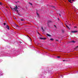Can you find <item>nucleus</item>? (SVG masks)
<instances>
[{
    "mask_svg": "<svg viewBox=\"0 0 78 78\" xmlns=\"http://www.w3.org/2000/svg\"><path fill=\"white\" fill-rule=\"evenodd\" d=\"M14 7L15 8H13V9H12V10L13 11H17V12H18L19 11L18 10H17L18 8L17 7V5H16Z\"/></svg>",
    "mask_w": 78,
    "mask_h": 78,
    "instance_id": "obj_1",
    "label": "nucleus"
},
{
    "mask_svg": "<svg viewBox=\"0 0 78 78\" xmlns=\"http://www.w3.org/2000/svg\"><path fill=\"white\" fill-rule=\"evenodd\" d=\"M51 7H52V9H53L54 10L56 9V7H55L54 6L52 5L51 6Z\"/></svg>",
    "mask_w": 78,
    "mask_h": 78,
    "instance_id": "obj_2",
    "label": "nucleus"
},
{
    "mask_svg": "<svg viewBox=\"0 0 78 78\" xmlns=\"http://www.w3.org/2000/svg\"><path fill=\"white\" fill-rule=\"evenodd\" d=\"M40 39H41V40H45L46 39V38H41V37H40Z\"/></svg>",
    "mask_w": 78,
    "mask_h": 78,
    "instance_id": "obj_3",
    "label": "nucleus"
},
{
    "mask_svg": "<svg viewBox=\"0 0 78 78\" xmlns=\"http://www.w3.org/2000/svg\"><path fill=\"white\" fill-rule=\"evenodd\" d=\"M78 32V31L76 30V31H71V33H77Z\"/></svg>",
    "mask_w": 78,
    "mask_h": 78,
    "instance_id": "obj_4",
    "label": "nucleus"
},
{
    "mask_svg": "<svg viewBox=\"0 0 78 78\" xmlns=\"http://www.w3.org/2000/svg\"><path fill=\"white\" fill-rule=\"evenodd\" d=\"M6 27V28H7L8 30H9V26H8V25H7Z\"/></svg>",
    "mask_w": 78,
    "mask_h": 78,
    "instance_id": "obj_5",
    "label": "nucleus"
},
{
    "mask_svg": "<svg viewBox=\"0 0 78 78\" xmlns=\"http://www.w3.org/2000/svg\"><path fill=\"white\" fill-rule=\"evenodd\" d=\"M71 42H72V43H75V41H71Z\"/></svg>",
    "mask_w": 78,
    "mask_h": 78,
    "instance_id": "obj_6",
    "label": "nucleus"
},
{
    "mask_svg": "<svg viewBox=\"0 0 78 78\" xmlns=\"http://www.w3.org/2000/svg\"><path fill=\"white\" fill-rule=\"evenodd\" d=\"M61 12H58V14L59 16H61Z\"/></svg>",
    "mask_w": 78,
    "mask_h": 78,
    "instance_id": "obj_7",
    "label": "nucleus"
},
{
    "mask_svg": "<svg viewBox=\"0 0 78 78\" xmlns=\"http://www.w3.org/2000/svg\"><path fill=\"white\" fill-rule=\"evenodd\" d=\"M78 46H77L76 47L74 48V50H75L76 48H78Z\"/></svg>",
    "mask_w": 78,
    "mask_h": 78,
    "instance_id": "obj_8",
    "label": "nucleus"
},
{
    "mask_svg": "<svg viewBox=\"0 0 78 78\" xmlns=\"http://www.w3.org/2000/svg\"><path fill=\"white\" fill-rule=\"evenodd\" d=\"M20 20H21V21H24V20H23V19H20Z\"/></svg>",
    "mask_w": 78,
    "mask_h": 78,
    "instance_id": "obj_9",
    "label": "nucleus"
},
{
    "mask_svg": "<svg viewBox=\"0 0 78 78\" xmlns=\"http://www.w3.org/2000/svg\"><path fill=\"white\" fill-rule=\"evenodd\" d=\"M29 4H30V5H32L33 4L32 3H30V2H29Z\"/></svg>",
    "mask_w": 78,
    "mask_h": 78,
    "instance_id": "obj_10",
    "label": "nucleus"
},
{
    "mask_svg": "<svg viewBox=\"0 0 78 78\" xmlns=\"http://www.w3.org/2000/svg\"><path fill=\"white\" fill-rule=\"evenodd\" d=\"M47 35L48 36H51L50 35L48 34H47Z\"/></svg>",
    "mask_w": 78,
    "mask_h": 78,
    "instance_id": "obj_11",
    "label": "nucleus"
},
{
    "mask_svg": "<svg viewBox=\"0 0 78 78\" xmlns=\"http://www.w3.org/2000/svg\"><path fill=\"white\" fill-rule=\"evenodd\" d=\"M41 29L42 30H43V31H44V29H43V27H41Z\"/></svg>",
    "mask_w": 78,
    "mask_h": 78,
    "instance_id": "obj_12",
    "label": "nucleus"
},
{
    "mask_svg": "<svg viewBox=\"0 0 78 78\" xmlns=\"http://www.w3.org/2000/svg\"><path fill=\"white\" fill-rule=\"evenodd\" d=\"M62 33H64V31L63 30H62Z\"/></svg>",
    "mask_w": 78,
    "mask_h": 78,
    "instance_id": "obj_13",
    "label": "nucleus"
},
{
    "mask_svg": "<svg viewBox=\"0 0 78 78\" xmlns=\"http://www.w3.org/2000/svg\"><path fill=\"white\" fill-rule=\"evenodd\" d=\"M50 40L51 41H53V38H51V39H50Z\"/></svg>",
    "mask_w": 78,
    "mask_h": 78,
    "instance_id": "obj_14",
    "label": "nucleus"
},
{
    "mask_svg": "<svg viewBox=\"0 0 78 78\" xmlns=\"http://www.w3.org/2000/svg\"><path fill=\"white\" fill-rule=\"evenodd\" d=\"M19 43L20 44H22V42H21V41H19Z\"/></svg>",
    "mask_w": 78,
    "mask_h": 78,
    "instance_id": "obj_15",
    "label": "nucleus"
},
{
    "mask_svg": "<svg viewBox=\"0 0 78 78\" xmlns=\"http://www.w3.org/2000/svg\"><path fill=\"white\" fill-rule=\"evenodd\" d=\"M50 22H51V21H48V23H50Z\"/></svg>",
    "mask_w": 78,
    "mask_h": 78,
    "instance_id": "obj_16",
    "label": "nucleus"
},
{
    "mask_svg": "<svg viewBox=\"0 0 78 78\" xmlns=\"http://www.w3.org/2000/svg\"><path fill=\"white\" fill-rule=\"evenodd\" d=\"M37 16H39V14H38V13H37Z\"/></svg>",
    "mask_w": 78,
    "mask_h": 78,
    "instance_id": "obj_17",
    "label": "nucleus"
},
{
    "mask_svg": "<svg viewBox=\"0 0 78 78\" xmlns=\"http://www.w3.org/2000/svg\"><path fill=\"white\" fill-rule=\"evenodd\" d=\"M68 1L69 2H71V0H68Z\"/></svg>",
    "mask_w": 78,
    "mask_h": 78,
    "instance_id": "obj_18",
    "label": "nucleus"
},
{
    "mask_svg": "<svg viewBox=\"0 0 78 78\" xmlns=\"http://www.w3.org/2000/svg\"><path fill=\"white\" fill-rule=\"evenodd\" d=\"M55 41H57V42H58V41H59V40H55Z\"/></svg>",
    "mask_w": 78,
    "mask_h": 78,
    "instance_id": "obj_19",
    "label": "nucleus"
},
{
    "mask_svg": "<svg viewBox=\"0 0 78 78\" xmlns=\"http://www.w3.org/2000/svg\"><path fill=\"white\" fill-rule=\"evenodd\" d=\"M66 27H67L68 28H69V27L68 26L66 25Z\"/></svg>",
    "mask_w": 78,
    "mask_h": 78,
    "instance_id": "obj_20",
    "label": "nucleus"
},
{
    "mask_svg": "<svg viewBox=\"0 0 78 78\" xmlns=\"http://www.w3.org/2000/svg\"><path fill=\"white\" fill-rule=\"evenodd\" d=\"M16 27H18V25H17V24H16Z\"/></svg>",
    "mask_w": 78,
    "mask_h": 78,
    "instance_id": "obj_21",
    "label": "nucleus"
},
{
    "mask_svg": "<svg viewBox=\"0 0 78 78\" xmlns=\"http://www.w3.org/2000/svg\"><path fill=\"white\" fill-rule=\"evenodd\" d=\"M4 25H6V23H4Z\"/></svg>",
    "mask_w": 78,
    "mask_h": 78,
    "instance_id": "obj_22",
    "label": "nucleus"
},
{
    "mask_svg": "<svg viewBox=\"0 0 78 78\" xmlns=\"http://www.w3.org/2000/svg\"><path fill=\"white\" fill-rule=\"evenodd\" d=\"M2 5V2H0V5Z\"/></svg>",
    "mask_w": 78,
    "mask_h": 78,
    "instance_id": "obj_23",
    "label": "nucleus"
},
{
    "mask_svg": "<svg viewBox=\"0 0 78 78\" xmlns=\"http://www.w3.org/2000/svg\"><path fill=\"white\" fill-rule=\"evenodd\" d=\"M74 28H77V27H74Z\"/></svg>",
    "mask_w": 78,
    "mask_h": 78,
    "instance_id": "obj_24",
    "label": "nucleus"
},
{
    "mask_svg": "<svg viewBox=\"0 0 78 78\" xmlns=\"http://www.w3.org/2000/svg\"><path fill=\"white\" fill-rule=\"evenodd\" d=\"M57 58H60V56H57Z\"/></svg>",
    "mask_w": 78,
    "mask_h": 78,
    "instance_id": "obj_25",
    "label": "nucleus"
},
{
    "mask_svg": "<svg viewBox=\"0 0 78 78\" xmlns=\"http://www.w3.org/2000/svg\"><path fill=\"white\" fill-rule=\"evenodd\" d=\"M54 27H56V25H54Z\"/></svg>",
    "mask_w": 78,
    "mask_h": 78,
    "instance_id": "obj_26",
    "label": "nucleus"
},
{
    "mask_svg": "<svg viewBox=\"0 0 78 78\" xmlns=\"http://www.w3.org/2000/svg\"><path fill=\"white\" fill-rule=\"evenodd\" d=\"M70 2V3H72V2H71V1H70V2Z\"/></svg>",
    "mask_w": 78,
    "mask_h": 78,
    "instance_id": "obj_27",
    "label": "nucleus"
},
{
    "mask_svg": "<svg viewBox=\"0 0 78 78\" xmlns=\"http://www.w3.org/2000/svg\"><path fill=\"white\" fill-rule=\"evenodd\" d=\"M10 8H11V9H13V8H11V7Z\"/></svg>",
    "mask_w": 78,
    "mask_h": 78,
    "instance_id": "obj_28",
    "label": "nucleus"
},
{
    "mask_svg": "<svg viewBox=\"0 0 78 78\" xmlns=\"http://www.w3.org/2000/svg\"><path fill=\"white\" fill-rule=\"evenodd\" d=\"M66 61V60H63V61Z\"/></svg>",
    "mask_w": 78,
    "mask_h": 78,
    "instance_id": "obj_29",
    "label": "nucleus"
},
{
    "mask_svg": "<svg viewBox=\"0 0 78 78\" xmlns=\"http://www.w3.org/2000/svg\"><path fill=\"white\" fill-rule=\"evenodd\" d=\"M75 0H73V1H74Z\"/></svg>",
    "mask_w": 78,
    "mask_h": 78,
    "instance_id": "obj_30",
    "label": "nucleus"
},
{
    "mask_svg": "<svg viewBox=\"0 0 78 78\" xmlns=\"http://www.w3.org/2000/svg\"><path fill=\"white\" fill-rule=\"evenodd\" d=\"M18 15H20V14H18Z\"/></svg>",
    "mask_w": 78,
    "mask_h": 78,
    "instance_id": "obj_31",
    "label": "nucleus"
},
{
    "mask_svg": "<svg viewBox=\"0 0 78 78\" xmlns=\"http://www.w3.org/2000/svg\"><path fill=\"white\" fill-rule=\"evenodd\" d=\"M58 20H59V19H58Z\"/></svg>",
    "mask_w": 78,
    "mask_h": 78,
    "instance_id": "obj_32",
    "label": "nucleus"
},
{
    "mask_svg": "<svg viewBox=\"0 0 78 78\" xmlns=\"http://www.w3.org/2000/svg\"><path fill=\"white\" fill-rule=\"evenodd\" d=\"M63 12V13H64V12Z\"/></svg>",
    "mask_w": 78,
    "mask_h": 78,
    "instance_id": "obj_33",
    "label": "nucleus"
},
{
    "mask_svg": "<svg viewBox=\"0 0 78 78\" xmlns=\"http://www.w3.org/2000/svg\"><path fill=\"white\" fill-rule=\"evenodd\" d=\"M30 40H31V39L30 38Z\"/></svg>",
    "mask_w": 78,
    "mask_h": 78,
    "instance_id": "obj_34",
    "label": "nucleus"
}]
</instances>
